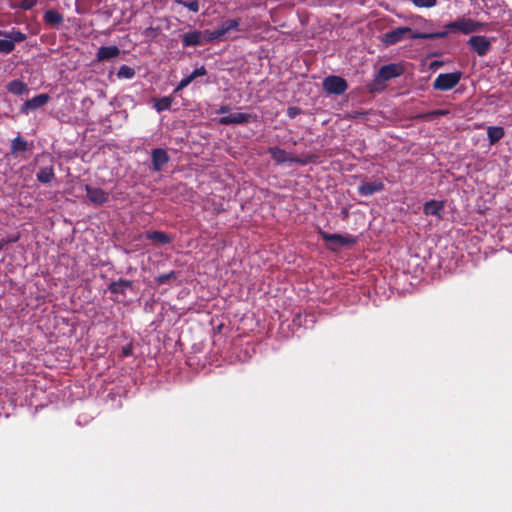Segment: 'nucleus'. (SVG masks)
I'll return each mask as SVG.
<instances>
[{"mask_svg":"<svg viewBox=\"0 0 512 512\" xmlns=\"http://www.w3.org/2000/svg\"><path fill=\"white\" fill-rule=\"evenodd\" d=\"M319 234L324 241L334 243L337 246H352L357 241L356 237L352 235L330 234L324 231H320Z\"/></svg>","mask_w":512,"mask_h":512,"instance_id":"10","label":"nucleus"},{"mask_svg":"<svg viewBox=\"0 0 512 512\" xmlns=\"http://www.w3.org/2000/svg\"><path fill=\"white\" fill-rule=\"evenodd\" d=\"M207 74V70L205 66H201L199 68H196L193 72H191V76L194 78V80L198 77L204 76Z\"/></svg>","mask_w":512,"mask_h":512,"instance_id":"36","label":"nucleus"},{"mask_svg":"<svg viewBox=\"0 0 512 512\" xmlns=\"http://www.w3.org/2000/svg\"><path fill=\"white\" fill-rule=\"evenodd\" d=\"M230 110V107L228 105H222L218 110H217V113L218 114H223V113H227L229 112Z\"/></svg>","mask_w":512,"mask_h":512,"instance_id":"40","label":"nucleus"},{"mask_svg":"<svg viewBox=\"0 0 512 512\" xmlns=\"http://www.w3.org/2000/svg\"><path fill=\"white\" fill-rule=\"evenodd\" d=\"M177 4H180L186 8H188L190 11L197 13L199 11V1L198 0H175Z\"/></svg>","mask_w":512,"mask_h":512,"instance_id":"30","label":"nucleus"},{"mask_svg":"<svg viewBox=\"0 0 512 512\" xmlns=\"http://www.w3.org/2000/svg\"><path fill=\"white\" fill-rule=\"evenodd\" d=\"M323 89L328 94L341 95L348 89V83L340 76L331 75L323 80Z\"/></svg>","mask_w":512,"mask_h":512,"instance_id":"7","label":"nucleus"},{"mask_svg":"<svg viewBox=\"0 0 512 512\" xmlns=\"http://www.w3.org/2000/svg\"><path fill=\"white\" fill-rule=\"evenodd\" d=\"M443 209V205L441 202L430 200L424 204V214L426 215H440V212Z\"/></svg>","mask_w":512,"mask_h":512,"instance_id":"25","label":"nucleus"},{"mask_svg":"<svg viewBox=\"0 0 512 512\" xmlns=\"http://www.w3.org/2000/svg\"><path fill=\"white\" fill-rule=\"evenodd\" d=\"M189 84L187 83V80L185 78H182L181 81L178 83L177 87L175 88L174 92H178L185 87H187Z\"/></svg>","mask_w":512,"mask_h":512,"instance_id":"38","label":"nucleus"},{"mask_svg":"<svg viewBox=\"0 0 512 512\" xmlns=\"http://www.w3.org/2000/svg\"><path fill=\"white\" fill-rule=\"evenodd\" d=\"M252 118V114L235 112L219 118L218 122L221 125L245 124L248 123Z\"/></svg>","mask_w":512,"mask_h":512,"instance_id":"13","label":"nucleus"},{"mask_svg":"<svg viewBox=\"0 0 512 512\" xmlns=\"http://www.w3.org/2000/svg\"><path fill=\"white\" fill-rule=\"evenodd\" d=\"M449 30L444 27V30L438 31V32H420V33H414L410 35V38L412 40L414 39H424V40H430V39H436V38H445L449 34Z\"/></svg>","mask_w":512,"mask_h":512,"instance_id":"20","label":"nucleus"},{"mask_svg":"<svg viewBox=\"0 0 512 512\" xmlns=\"http://www.w3.org/2000/svg\"><path fill=\"white\" fill-rule=\"evenodd\" d=\"M240 19H227L224 20L219 27L214 30H207L204 33L205 40L207 42H211L214 40L221 39L227 33L231 31H239L240 30Z\"/></svg>","mask_w":512,"mask_h":512,"instance_id":"3","label":"nucleus"},{"mask_svg":"<svg viewBox=\"0 0 512 512\" xmlns=\"http://www.w3.org/2000/svg\"><path fill=\"white\" fill-rule=\"evenodd\" d=\"M414 33L415 32L410 27L401 26L384 33L381 41L386 46H391L399 43L400 41L406 38L411 39L410 35Z\"/></svg>","mask_w":512,"mask_h":512,"instance_id":"5","label":"nucleus"},{"mask_svg":"<svg viewBox=\"0 0 512 512\" xmlns=\"http://www.w3.org/2000/svg\"><path fill=\"white\" fill-rule=\"evenodd\" d=\"M55 178V172L53 165L43 166L36 173V179L40 183H50Z\"/></svg>","mask_w":512,"mask_h":512,"instance_id":"18","label":"nucleus"},{"mask_svg":"<svg viewBox=\"0 0 512 512\" xmlns=\"http://www.w3.org/2000/svg\"><path fill=\"white\" fill-rule=\"evenodd\" d=\"M416 7L431 8L437 4V0H410Z\"/></svg>","mask_w":512,"mask_h":512,"instance_id":"32","label":"nucleus"},{"mask_svg":"<svg viewBox=\"0 0 512 512\" xmlns=\"http://www.w3.org/2000/svg\"><path fill=\"white\" fill-rule=\"evenodd\" d=\"M467 44L480 57L485 56L491 49V41L483 35L471 36Z\"/></svg>","mask_w":512,"mask_h":512,"instance_id":"8","label":"nucleus"},{"mask_svg":"<svg viewBox=\"0 0 512 512\" xmlns=\"http://www.w3.org/2000/svg\"><path fill=\"white\" fill-rule=\"evenodd\" d=\"M153 170L159 172L169 162L170 157L163 148H155L151 152Z\"/></svg>","mask_w":512,"mask_h":512,"instance_id":"12","label":"nucleus"},{"mask_svg":"<svg viewBox=\"0 0 512 512\" xmlns=\"http://www.w3.org/2000/svg\"><path fill=\"white\" fill-rule=\"evenodd\" d=\"M184 78L187 80V83H188V84H190V83L194 80V78H193L190 74H189V75H187V76H186V77H184Z\"/></svg>","mask_w":512,"mask_h":512,"instance_id":"43","label":"nucleus"},{"mask_svg":"<svg viewBox=\"0 0 512 512\" xmlns=\"http://www.w3.org/2000/svg\"><path fill=\"white\" fill-rule=\"evenodd\" d=\"M27 150L28 143L21 136H18L12 140L10 147L11 154H16L18 152H26Z\"/></svg>","mask_w":512,"mask_h":512,"instance_id":"26","label":"nucleus"},{"mask_svg":"<svg viewBox=\"0 0 512 512\" xmlns=\"http://www.w3.org/2000/svg\"><path fill=\"white\" fill-rule=\"evenodd\" d=\"M37 1L38 0H22L18 7L22 10H30L37 4Z\"/></svg>","mask_w":512,"mask_h":512,"instance_id":"34","label":"nucleus"},{"mask_svg":"<svg viewBox=\"0 0 512 512\" xmlns=\"http://www.w3.org/2000/svg\"><path fill=\"white\" fill-rule=\"evenodd\" d=\"M13 41H10L8 38L0 39V53L1 54H9L14 50Z\"/></svg>","mask_w":512,"mask_h":512,"instance_id":"31","label":"nucleus"},{"mask_svg":"<svg viewBox=\"0 0 512 512\" xmlns=\"http://www.w3.org/2000/svg\"><path fill=\"white\" fill-rule=\"evenodd\" d=\"M203 43L201 31H191L182 35L183 47L199 46Z\"/></svg>","mask_w":512,"mask_h":512,"instance_id":"17","label":"nucleus"},{"mask_svg":"<svg viewBox=\"0 0 512 512\" xmlns=\"http://www.w3.org/2000/svg\"><path fill=\"white\" fill-rule=\"evenodd\" d=\"M6 88L9 93L14 95H23L28 92L27 84L18 79L10 81Z\"/></svg>","mask_w":512,"mask_h":512,"instance_id":"21","label":"nucleus"},{"mask_svg":"<svg viewBox=\"0 0 512 512\" xmlns=\"http://www.w3.org/2000/svg\"><path fill=\"white\" fill-rule=\"evenodd\" d=\"M145 237L162 245L170 244L173 240L172 237L163 231H147Z\"/></svg>","mask_w":512,"mask_h":512,"instance_id":"19","label":"nucleus"},{"mask_svg":"<svg viewBox=\"0 0 512 512\" xmlns=\"http://www.w3.org/2000/svg\"><path fill=\"white\" fill-rule=\"evenodd\" d=\"M486 24L477 22L470 18L460 17L455 21L449 22L445 25V28L450 32H461L463 34H470L481 30Z\"/></svg>","mask_w":512,"mask_h":512,"instance_id":"2","label":"nucleus"},{"mask_svg":"<svg viewBox=\"0 0 512 512\" xmlns=\"http://www.w3.org/2000/svg\"><path fill=\"white\" fill-rule=\"evenodd\" d=\"M0 36H4L8 38L10 41H13V45L15 43H20L26 40L27 36L20 30L12 29L11 31H3L0 30Z\"/></svg>","mask_w":512,"mask_h":512,"instance_id":"24","label":"nucleus"},{"mask_svg":"<svg viewBox=\"0 0 512 512\" xmlns=\"http://www.w3.org/2000/svg\"><path fill=\"white\" fill-rule=\"evenodd\" d=\"M132 286H133V281L132 280L119 279L117 281H112L110 283V285L108 286V290L112 294H120V295L125 296L126 289L127 288H132Z\"/></svg>","mask_w":512,"mask_h":512,"instance_id":"16","label":"nucleus"},{"mask_svg":"<svg viewBox=\"0 0 512 512\" xmlns=\"http://www.w3.org/2000/svg\"><path fill=\"white\" fill-rule=\"evenodd\" d=\"M44 22L51 26H59L63 22V16L58 11L50 9L44 13Z\"/></svg>","mask_w":512,"mask_h":512,"instance_id":"22","label":"nucleus"},{"mask_svg":"<svg viewBox=\"0 0 512 512\" xmlns=\"http://www.w3.org/2000/svg\"><path fill=\"white\" fill-rule=\"evenodd\" d=\"M385 185L382 181H374V182H363L358 186V193L362 196H371L374 193H378L383 191Z\"/></svg>","mask_w":512,"mask_h":512,"instance_id":"15","label":"nucleus"},{"mask_svg":"<svg viewBox=\"0 0 512 512\" xmlns=\"http://www.w3.org/2000/svg\"><path fill=\"white\" fill-rule=\"evenodd\" d=\"M268 153L271 155L272 159L277 163V164H283L285 162H291V163H296V164H300V165H305L309 162H311V158L312 156H309L307 159H301L297 156H289V154L284 150V149H281L279 147H269L268 148Z\"/></svg>","mask_w":512,"mask_h":512,"instance_id":"6","label":"nucleus"},{"mask_svg":"<svg viewBox=\"0 0 512 512\" xmlns=\"http://www.w3.org/2000/svg\"><path fill=\"white\" fill-rule=\"evenodd\" d=\"M414 118L416 120L432 121L436 118V115L434 114V110H433V111H429L426 113L417 114Z\"/></svg>","mask_w":512,"mask_h":512,"instance_id":"33","label":"nucleus"},{"mask_svg":"<svg viewBox=\"0 0 512 512\" xmlns=\"http://www.w3.org/2000/svg\"><path fill=\"white\" fill-rule=\"evenodd\" d=\"M366 115L365 112H354V114L352 115L353 118H357L359 116H364Z\"/></svg>","mask_w":512,"mask_h":512,"instance_id":"42","label":"nucleus"},{"mask_svg":"<svg viewBox=\"0 0 512 512\" xmlns=\"http://www.w3.org/2000/svg\"><path fill=\"white\" fill-rule=\"evenodd\" d=\"M50 100V96L46 93L38 94L31 99H27L22 106L20 107L21 114H28L31 111H35L44 105H46Z\"/></svg>","mask_w":512,"mask_h":512,"instance_id":"9","label":"nucleus"},{"mask_svg":"<svg viewBox=\"0 0 512 512\" xmlns=\"http://www.w3.org/2000/svg\"><path fill=\"white\" fill-rule=\"evenodd\" d=\"M505 135L503 127L500 126H489L487 129V137L491 145L497 143Z\"/></svg>","mask_w":512,"mask_h":512,"instance_id":"23","label":"nucleus"},{"mask_svg":"<svg viewBox=\"0 0 512 512\" xmlns=\"http://www.w3.org/2000/svg\"><path fill=\"white\" fill-rule=\"evenodd\" d=\"M121 354L123 357H129L133 354V347L131 344L122 347Z\"/></svg>","mask_w":512,"mask_h":512,"instance_id":"37","label":"nucleus"},{"mask_svg":"<svg viewBox=\"0 0 512 512\" xmlns=\"http://www.w3.org/2000/svg\"><path fill=\"white\" fill-rule=\"evenodd\" d=\"M86 196L90 202L96 205H103L109 200V193L101 188L85 186Z\"/></svg>","mask_w":512,"mask_h":512,"instance_id":"11","label":"nucleus"},{"mask_svg":"<svg viewBox=\"0 0 512 512\" xmlns=\"http://www.w3.org/2000/svg\"><path fill=\"white\" fill-rule=\"evenodd\" d=\"M404 69L400 64L390 63L383 65L376 73L373 81L367 85L370 93L382 91L385 88V82L403 74Z\"/></svg>","mask_w":512,"mask_h":512,"instance_id":"1","label":"nucleus"},{"mask_svg":"<svg viewBox=\"0 0 512 512\" xmlns=\"http://www.w3.org/2000/svg\"><path fill=\"white\" fill-rule=\"evenodd\" d=\"M461 72L441 73L433 82V88L439 91L453 89L461 79Z\"/></svg>","mask_w":512,"mask_h":512,"instance_id":"4","label":"nucleus"},{"mask_svg":"<svg viewBox=\"0 0 512 512\" xmlns=\"http://www.w3.org/2000/svg\"><path fill=\"white\" fill-rule=\"evenodd\" d=\"M176 278V272L170 271L169 273L160 274L155 278V282L157 285H164L172 279Z\"/></svg>","mask_w":512,"mask_h":512,"instance_id":"29","label":"nucleus"},{"mask_svg":"<svg viewBox=\"0 0 512 512\" xmlns=\"http://www.w3.org/2000/svg\"><path fill=\"white\" fill-rule=\"evenodd\" d=\"M434 114L436 115V118L440 117V116H446L449 114V110H445V109L434 110Z\"/></svg>","mask_w":512,"mask_h":512,"instance_id":"39","label":"nucleus"},{"mask_svg":"<svg viewBox=\"0 0 512 512\" xmlns=\"http://www.w3.org/2000/svg\"><path fill=\"white\" fill-rule=\"evenodd\" d=\"M172 102H173V99L171 97L164 96V97L156 99L153 106L157 112H162V111L169 110L171 108Z\"/></svg>","mask_w":512,"mask_h":512,"instance_id":"27","label":"nucleus"},{"mask_svg":"<svg viewBox=\"0 0 512 512\" xmlns=\"http://www.w3.org/2000/svg\"><path fill=\"white\" fill-rule=\"evenodd\" d=\"M302 110L296 106H290L287 108V116L291 119H294L296 116L301 114Z\"/></svg>","mask_w":512,"mask_h":512,"instance_id":"35","label":"nucleus"},{"mask_svg":"<svg viewBox=\"0 0 512 512\" xmlns=\"http://www.w3.org/2000/svg\"><path fill=\"white\" fill-rule=\"evenodd\" d=\"M117 76L120 79H131L135 76V70L130 66L122 65L117 72Z\"/></svg>","mask_w":512,"mask_h":512,"instance_id":"28","label":"nucleus"},{"mask_svg":"<svg viewBox=\"0 0 512 512\" xmlns=\"http://www.w3.org/2000/svg\"><path fill=\"white\" fill-rule=\"evenodd\" d=\"M121 51L119 47L116 45L111 46H101L96 53V61H110L112 59L117 58L120 55Z\"/></svg>","mask_w":512,"mask_h":512,"instance_id":"14","label":"nucleus"},{"mask_svg":"<svg viewBox=\"0 0 512 512\" xmlns=\"http://www.w3.org/2000/svg\"><path fill=\"white\" fill-rule=\"evenodd\" d=\"M156 30H157V28H154V27H148V28H146V29H145V32H144V33H145L146 35H149L150 33H153V32H155Z\"/></svg>","mask_w":512,"mask_h":512,"instance_id":"41","label":"nucleus"}]
</instances>
